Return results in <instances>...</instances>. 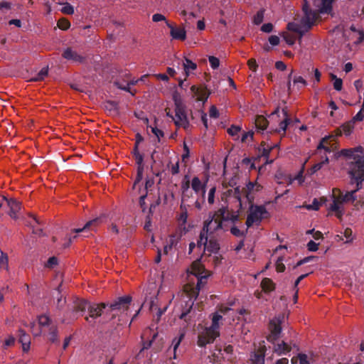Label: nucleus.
I'll return each mask as SVG.
<instances>
[{
  "label": "nucleus",
  "mask_w": 364,
  "mask_h": 364,
  "mask_svg": "<svg viewBox=\"0 0 364 364\" xmlns=\"http://www.w3.org/2000/svg\"><path fill=\"white\" fill-rule=\"evenodd\" d=\"M302 11L304 16L301 18L299 23H289L287 28L299 34V41L315 23L318 18V14L312 10L308 4V0H303Z\"/></svg>",
  "instance_id": "nucleus-1"
},
{
  "label": "nucleus",
  "mask_w": 364,
  "mask_h": 364,
  "mask_svg": "<svg viewBox=\"0 0 364 364\" xmlns=\"http://www.w3.org/2000/svg\"><path fill=\"white\" fill-rule=\"evenodd\" d=\"M173 100L175 105L174 123L176 127H182L185 129H188L190 127V122L188 118L186 106L183 103L179 95L173 94Z\"/></svg>",
  "instance_id": "nucleus-2"
},
{
  "label": "nucleus",
  "mask_w": 364,
  "mask_h": 364,
  "mask_svg": "<svg viewBox=\"0 0 364 364\" xmlns=\"http://www.w3.org/2000/svg\"><path fill=\"white\" fill-rule=\"evenodd\" d=\"M354 160L350 164L348 173L351 177L352 183H356L357 190H359L364 181V156H354Z\"/></svg>",
  "instance_id": "nucleus-3"
},
{
  "label": "nucleus",
  "mask_w": 364,
  "mask_h": 364,
  "mask_svg": "<svg viewBox=\"0 0 364 364\" xmlns=\"http://www.w3.org/2000/svg\"><path fill=\"white\" fill-rule=\"evenodd\" d=\"M132 301V297L129 295L118 297L113 303L107 304L106 314L109 316L107 319H113L117 315L118 312H124L128 310L129 306Z\"/></svg>",
  "instance_id": "nucleus-4"
},
{
  "label": "nucleus",
  "mask_w": 364,
  "mask_h": 364,
  "mask_svg": "<svg viewBox=\"0 0 364 364\" xmlns=\"http://www.w3.org/2000/svg\"><path fill=\"white\" fill-rule=\"evenodd\" d=\"M249 210L250 213L247 215L246 220L247 228L252 227L254 223H259L262 219L267 218L269 215L264 205L252 204Z\"/></svg>",
  "instance_id": "nucleus-5"
},
{
  "label": "nucleus",
  "mask_w": 364,
  "mask_h": 364,
  "mask_svg": "<svg viewBox=\"0 0 364 364\" xmlns=\"http://www.w3.org/2000/svg\"><path fill=\"white\" fill-rule=\"evenodd\" d=\"M223 228V221L215 215L209 214L208 218L204 221L203 229L200 233V239L198 241V245L202 243L205 235L212 234L215 231Z\"/></svg>",
  "instance_id": "nucleus-6"
},
{
  "label": "nucleus",
  "mask_w": 364,
  "mask_h": 364,
  "mask_svg": "<svg viewBox=\"0 0 364 364\" xmlns=\"http://www.w3.org/2000/svg\"><path fill=\"white\" fill-rule=\"evenodd\" d=\"M284 316H278L272 318L269 323V335L267 339L269 342L274 344L275 341L279 338L282 332V323L284 321Z\"/></svg>",
  "instance_id": "nucleus-7"
},
{
  "label": "nucleus",
  "mask_w": 364,
  "mask_h": 364,
  "mask_svg": "<svg viewBox=\"0 0 364 364\" xmlns=\"http://www.w3.org/2000/svg\"><path fill=\"white\" fill-rule=\"evenodd\" d=\"M107 309V304L100 303V304H94L90 303L87 308V311L89 313V316L85 317V320L87 322H90V318H96L102 315L106 316V320H108L107 318L109 316L108 314H106V311Z\"/></svg>",
  "instance_id": "nucleus-8"
},
{
  "label": "nucleus",
  "mask_w": 364,
  "mask_h": 364,
  "mask_svg": "<svg viewBox=\"0 0 364 364\" xmlns=\"http://www.w3.org/2000/svg\"><path fill=\"white\" fill-rule=\"evenodd\" d=\"M4 205L9 208L10 210L9 212V215L10 217L14 219H16L18 218L17 213L21 210V203L15 199H7L4 196H0V209Z\"/></svg>",
  "instance_id": "nucleus-9"
},
{
  "label": "nucleus",
  "mask_w": 364,
  "mask_h": 364,
  "mask_svg": "<svg viewBox=\"0 0 364 364\" xmlns=\"http://www.w3.org/2000/svg\"><path fill=\"white\" fill-rule=\"evenodd\" d=\"M218 331L210 328H206L205 330L199 334L198 338V345L200 347H205L207 344L214 342L215 338L219 336Z\"/></svg>",
  "instance_id": "nucleus-10"
},
{
  "label": "nucleus",
  "mask_w": 364,
  "mask_h": 364,
  "mask_svg": "<svg viewBox=\"0 0 364 364\" xmlns=\"http://www.w3.org/2000/svg\"><path fill=\"white\" fill-rule=\"evenodd\" d=\"M25 223L26 225L32 228V232L33 234L37 235L38 236L43 235V229L41 228L37 227V225H41V221L35 215H33L31 213H29L28 215V218H26Z\"/></svg>",
  "instance_id": "nucleus-11"
},
{
  "label": "nucleus",
  "mask_w": 364,
  "mask_h": 364,
  "mask_svg": "<svg viewBox=\"0 0 364 364\" xmlns=\"http://www.w3.org/2000/svg\"><path fill=\"white\" fill-rule=\"evenodd\" d=\"M204 246V250H207L210 253H217L220 250V245L217 240L210 238L208 240V235H205L203 237V240L200 245H198V247Z\"/></svg>",
  "instance_id": "nucleus-12"
},
{
  "label": "nucleus",
  "mask_w": 364,
  "mask_h": 364,
  "mask_svg": "<svg viewBox=\"0 0 364 364\" xmlns=\"http://www.w3.org/2000/svg\"><path fill=\"white\" fill-rule=\"evenodd\" d=\"M62 56L68 60H72L77 63H82L85 61V57L78 54L75 50L71 48H67L63 53Z\"/></svg>",
  "instance_id": "nucleus-13"
},
{
  "label": "nucleus",
  "mask_w": 364,
  "mask_h": 364,
  "mask_svg": "<svg viewBox=\"0 0 364 364\" xmlns=\"http://www.w3.org/2000/svg\"><path fill=\"white\" fill-rule=\"evenodd\" d=\"M105 219V216H100L92 220L88 221L83 228H76L73 230V232L75 233L85 232L88 230H92L96 226L99 225L102 223H103Z\"/></svg>",
  "instance_id": "nucleus-14"
},
{
  "label": "nucleus",
  "mask_w": 364,
  "mask_h": 364,
  "mask_svg": "<svg viewBox=\"0 0 364 364\" xmlns=\"http://www.w3.org/2000/svg\"><path fill=\"white\" fill-rule=\"evenodd\" d=\"M266 348L264 346H260L257 351L250 355V360L252 364H264Z\"/></svg>",
  "instance_id": "nucleus-15"
},
{
  "label": "nucleus",
  "mask_w": 364,
  "mask_h": 364,
  "mask_svg": "<svg viewBox=\"0 0 364 364\" xmlns=\"http://www.w3.org/2000/svg\"><path fill=\"white\" fill-rule=\"evenodd\" d=\"M166 26L170 28V34L173 38L184 41L186 38V32L183 28H176L168 21H166Z\"/></svg>",
  "instance_id": "nucleus-16"
},
{
  "label": "nucleus",
  "mask_w": 364,
  "mask_h": 364,
  "mask_svg": "<svg viewBox=\"0 0 364 364\" xmlns=\"http://www.w3.org/2000/svg\"><path fill=\"white\" fill-rule=\"evenodd\" d=\"M191 91L197 96V100L205 102L207 101L209 93L206 87H198L196 85L191 86Z\"/></svg>",
  "instance_id": "nucleus-17"
},
{
  "label": "nucleus",
  "mask_w": 364,
  "mask_h": 364,
  "mask_svg": "<svg viewBox=\"0 0 364 364\" xmlns=\"http://www.w3.org/2000/svg\"><path fill=\"white\" fill-rule=\"evenodd\" d=\"M18 341L22 344L23 351H28L30 348L31 338L23 329L18 330Z\"/></svg>",
  "instance_id": "nucleus-18"
},
{
  "label": "nucleus",
  "mask_w": 364,
  "mask_h": 364,
  "mask_svg": "<svg viewBox=\"0 0 364 364\" xmlns=\"http://www.w3.org/2000/svg\"><path fill=\"white\" fill-rule=\"evenodd\" d=\"M191 186L193 190L196 193H201L202 196L204 198L205 194V186L202 184L198 177H193L191 182Z\"/></svg>",
  "instance_id": "nucleus-19"
},
{
  "label": "nucleus",
  "mask_w": 364,
  "mask_h": 364,
  "mask_svg": "<svg viewBox=\"0 0 364 364\" xmlns=\"http://www.w3.org/2000/svg\"><path fill=\"white\" fill-rule=\"evenodd\" d=\"M192 274H194L196 277H199V276L203 275L205 269L204 266L200 263V258L196 259L192 263L191 265Z\"/></svg>",
  "instance_id": "nucleus-20"
},
{
  "label": "nucleus",
  "mask_w": 364,
  "mask_h": 364,
  "mask_svg": "<svg viewBox=\"0 0 364 364\" xmlns=\"http://www.w3.org/2000/svg\"><path fill=\"white\" fill-rule=\"evenodd\" d=\"M90 302L85 299H77L74 302L73 311L85 313L89 306Z\"/></svg>",
  "instance_id": "nucleus-21"
},
{
  "label": "nucleus",
  "mask_w": 364,
  "mask_h": 364,
  "mask_svg": "<svg viewBox=\"0 0 364 364\" xmlns=\"http://www.w3.org/2000/svg\"><path fill=\"white\" fill-rule=\"evenodd\" d=\"M255 124L258 131H264L267 127L268 120L262 115H257L255 119Z\"/></svg>",
  "instance_id": "nucleus-22"
},
{
  "label": "nucleus",
  "mask_w": 364,
  "mask_h": 364,
  "mask_svg": "<svg viewBox=\"0 0 364 364\" xmlns=\"http://www.w3.org/2000/svg\"><path fill=\"white\" fill-rule=\"evenodd\" d=\"M261 287L264 292L269 293L274 290L275 284L271 279L264 278L261 282Z\"/></svg>",
  "instance_id": "nucleus-23"
},
{
  "label": "nucleus",
  "mask_w": 364,
  "mask_h": 364,
  "mask_svg": "<svg viewBox=\"0 0 364 364\" xmlns=\"http://www.w3.org/2000/svg\"><path fill=\"white\" fill-rule=\"evenodd\" d=\"M274 350L278 355L287 354V353L291 351V347L284 341H282L281 343H277V345H274Z\"/></svg>",
  "instance_id": "nucleus-24"
},
{
  "label": "nucleus",
  "mask_w": 364,
  "mask_h": 364,
  "mask_svg": "<svg viewBox=\"0 0 364 364\" xmlns=\"http://www.w3.org/2000/svg\"><path fill=\"white\" fill-rule=\"evenodd\" d=\"M282 112L284 116V119L279 122V129L278 132L282 131L284 133L287 130V126L291 122V119L289 117L287 107L282 109Z\"/></svg>",
  "instance_id": "nucleus-25"
},
{
  "label": "nucleus",
  "mask_w": 364,
  "mask_h": 364,
  "mask_svg": "<svg viewBox=\"0 0 364 364\" xmlns=\"http://www.w3.org/2000/svg\"><path fill=\"white\" fill-rule=\"evenodd\" d=\"M333 138V135H328L326 136L325 137L322 138L319 144L317 146L318 149H324L326 152L331 153V148L328 146L327 144L328 143V141H331V139Z\"/></svg>",
  "instance_id": "nucleus-26"
},
{
  "label": "nucleus",
  "mask_w": 364,
  "mask_h": 364,
  "mask_svg": "<svg viewBox=\"0 0 364 364\" xmlns=\"http://www.w3.org/2000/svg\"><path fill=\"white\" fill-rule=\"evenodd\" d=\"M183 70L186 74V77L189 75V70H194L197 68L196 63H193L190 59L185 58L184 61L183 63Z\"/></svg>",
  "instance_id": "nucleus-27"
},
{
  "label": "nucleus",
  "mask_w": 364,
  "mask_h": 364,
  "mask_svg": "<svg viewBox=\"0 0 364 364\" xmlns=\"http://www.w3.org/2000/svg\"><path fill=\"white\" fill-rule=\"evenodd\" d=\"M321 1V6L320 8V12L323 14H329L332 11V3L334 0H319Z\"/></svg>",
  "instance_id": "nucleus-28"
},
{
  "label": "nucleus",
  "mask_w": 364,
  "mask_h": 364,
  "mask_svg": "<svg viewBox=\"0 0 364 364\" xmlns=\"http://www.w3.org/2000/svg\"><path fill=\"white\" fill-rule=\"evenodd\" d=\"M341 203L333 199V203L331 205V210L336 213V215L338 218H341L343 215V210L341 207Z\"/></svg>",
  "instance_id": "nucleus-29"
},
{
  "label": "nucleus",
  "mask_w": 364,
  "mask_h": 364,
  "mask_svg": "<svg viewBox=\"0 0 364 364\" xmlns=\"http://www.w3.org/2000/svg\"><path fill=\"white\" fill-rule=\"evenodd\" d=\"M358 191V190H357V188H356L355 190L346 192L344 194L343 197L342 198L341 202H343V203L352 202V203H353L357 199L355 193Z\"/></svg>",
  "instance_id": "nucleus-30"
},
{
  "label": "nucleus",
  "mask_w": 364,
  "mask_h": 364,
  "mask_svg": "<svg viewBox=\"0 0 364 364\" xmlns=\"http://www.w3.org/2000/svg\"><path fill=\"white\" fill-rule=\"evenodd\" d=\"M261 149H262V156L268 159L269 156V154L271 152V151L277 146V144H274V145H268V144H266V143L264 141H262L261 143Z\"/></svg>",
  "instance_id": "nucleus-31"
},
{
  "label": "nucleus",
  "mask_w": 364,
  "mask_h": 364,
  "mask_svg": "<svg viewBox=\"0 0 364 364\" xmlns=\"http://www.w3.org/2000/svg\"><path fill=\"white\" fill-rule=\"evenodd\" d=\"M354 124H355L351 120H350L343 124L340 128H341L343 134H344L346 136H349L354 129Z\"/></svg>",
  "instance_id": "nucleus-32"
},
{
  "label": "nucleus",
  "mask_w": 364,
  "mask_h": 364,
  "mask_svg": "<svg viewBox=\"0 0 364 364\" xmlns=\"http://www.w3.org/2000/svg\"><path fill=\"white\" fill-rule=\"evenodd\" d=\"M48 68H43L38 73V74L33 77L30 81H32V82H38V81H41V80H43L44 78L48 75Z\"/></svg>",
  "instance_id": "nucleus-33"
},
{
  "label": "nucleus",
  "mask_w": 364,
  "mask_h": 364,
  "mask_svg": "<svg viewBox=\"0 0 364 364\" xmlns=\"http://www.w3.org/2000/svg\"><path fill=\"white\" fill-rule=\"evenodd\" d=\"M223 318V316L218 312H215L212 316V325L209 327L213 330L218 331L219 321Z\"/></svg>",
  "instance_id": "nucleus-34"
},
{
  "label": "nucleus",
  "mask_w": 364,
  "mask_h": 364,
  "mask_svg": "<svg viewBox=\"0 0 364 364\" xmlns=\"http://www.w3.org/2000/svg\"><path fill=\"white\" fill-rule=\"evenodd\" d=\"M184 337V334L183 333H181L180 336L178 337H176L173 339L172 341V346H173V359H176V350L177 348H178L181 342L182 341L183 338Z\"/></svg>",
  "instance_id": "nucleus-35"
},
{
  "label": "nucleus",
  "mask_w": 364,
  "mask_h": 364,
  "mask_svg": "<svg viewBox=\"0 0 364 364\" xmlns=\"http://www.w3.org/2000/svg\"><path fill=\"white\" fill-rule=\"evenodd\" d=\"M228 209L227 207H221L219 208L217 211H215L214 213H213V215H215V218H219L221 220V221L224 220V218L227 216V213L228 212Z\"/></svg>",
  "instance_id": "nucleus-36"
},
{
  "label": "nucleus",
  "mask_w": 364,
  "mask_h": 364,
  "mask_svg": "<svg viewBox=\"0 0 364 364\" xmlns=\"http://www.w3.org/2000/svg\"><path fill=\"white\" fill-rule=\"evenodd\" d=\"M49 341L52 343H58V329L56 326H52L49 328Z\"/></svg>",
  "instance_id": "nucleus-37"
},
{
  "label": "nucleus",
  "mask_w": 364,
  "mask_h": 364,
  "mask_svg": "<svg viewBox=\"0 0 364 364\" xmlns=\"http://www.w3.org/2000/svg\"><path fill=\"white\" fill-rule=\"evenodd\" d=\"M132 154L137 166L144 164V156L143 154H140L139 149H133Z\"/></svg>",
  "instance_id": "nucleus-38"
},
{
  "label": "nucleus",
  "mask_w": 364,
  "mask_h": 364,
  "mask_svg": "<svg viewBox=\"0 0 364 364\" xmlns=\"http://www.w3.org/2000/svg\"><path fill=\"white\" fill-rule=\"evenodd\" d=\"M240 216L237 212H230L228 211L227 213V216L224 218L223 221H231L233 223H235L239 220Z\"/></svg>",
  "instance_id": "nucleus-39"
},
{
  "label": "nucleus",
  "mask_w": 364,
  "mask_h": 364,
  "mask_svg": "<svg viewBox=\"0 0 364 364\" xmlns=\"http://www.w3.org/2000/svg\"><path fill=\"white\" fill-rule=\"evenodd\" d=\"M328 158L327 156H326V158L323 161L314 164L311 168V169L309 170V174H311V175L314 174L316 171L320 170L324 164H328Z\"/></svg>",
  "instance_id": "nucleus-40"
},
{
  "label": "nucleus",
  "mask_w": 364,
  "mask_h": 364,
  "mask_svg": "<svg viewBox=\"0 0 364 364\" xmlns=\"http://www.w3.org/2000/svg\"><path fill=\"white\" fill-rule=\"evenodd\" d=\"M9 259L7 254L4 253V252H1L0 255V269H8L9 265Z\"/></svg>",
  "instance_id": "nucleus-41"
},
{
  "label": "nucleus",
  "mask_w": 364,
  "mask_h": 364,
  "mask_svg": "<svg viewBox=\"0 0 364 364\" xmlns=\"http://www.w3.org/2000/svg\"><path fill=\"white\" fill-rule=\"evenodd\" d=\"M63 6L60 9V11L64 14L72 15L74 14V7L68 2L62 4Z\"/></svg>",
  "instance_id": "nucleus-42"
},
{
  "label": "nucleus",
  "mask_w": 364,
  "mask_h": 364,
  "mask_svg": "<svg viewBox=\"0 0 364 364\" xmlns=\"http://www.w3.org/2000/svg\"><path fill=\"white\" fill-rule=\"evenodd\" d=\"M264 10L261 9L257 12V14L254 16L253 23L255 25H259L264 19Z\"/></svg>",
  "instance_id": "nucleus-43"
},
{
  "label": "nucleus",
  "mask_w": 364,
  "mask_h": 364,
  "mask_svg": "<svg viewBox=\"0 0 364 364\" xmlns=\"http://www.w3.org/2000/svg\"><path fill=\"white\" fill-rule=\"evenodd\" d=\"M247 228L245 230V231L240 230L237 227L232 226L230 228V232L232 235H233L235 237H245L247 232Z\"/></svg>",
  "instance_id": "nucleus-44"
},
{
  "label": "nucleus",
  "mask_w": 364,
  "mask_h": 364,
  "mask_svg": "<svg viewBox=\"0 0 364 364\" xmlns=\"http://www.w3.org/2000/svg\"><path fill=\"white\" fill-rule=\"evenodd\" d=\"M58 26L60 29L66 31L70 27V23L66 18H63L58 21Z\"/></svg>",
  "instance_id": "nucleus-45"
},
{
  "label": "nucleus",
  "mask_w": 364,
  "mask_h": 364,
  "mask_svg": "<svg viewBox=\"0 0 364 364\" xmlns=\"http://www.w3.org/2000/svg\"><path fill=\"white\" fill-rule=\"evenodd\" d=\"M50 323V318L46 315H41L38 316V323L40 326H48Z\"/></svg>",
  "instance_id": "nucleus-46"
},
{
  "label": "nucleus",
  "mask_w": 364,
  "mask_h": 364,
  "mask_svg": "<svg viewBox=\"0 0 364 364\" xmlns=\"http://www.w3.org/2000/svg\"><path fill=\"white\" fill-rule=\"evenodd\" d=\"M180 240V237H176V235H171L169 236V239L167 242V245H168L169 249H172L173 247H175L178 241Z\"/></svg>",
  "instance_id": "nucleus-47"
},
{
  "label": "nucleus",
  "mask_w": 364,
  "mask_h": 364,
  "mask_svg": "<svg viewBox=\"0 0 364 364\" xmlns=\"http://www.w3.org/2000/svg\"><path fill=\"white\" fill-rule=\"evenodd\" d=\"M332 79L335 80L333 82V87L336 90L340 91L342 89L343 81L341 78H337L333 74L331 75Z\"/></svg>",
  "instance_id": "nucleus-48"
},
{
  "label": "nucleus",
  "mask_w": 364,
  "mask_h": 364,
  "mask_svg": "<svg viewBox=\"0 0 364 364\" xmlns=\"http://www.w3.org/2000/svg\"><path fill=\"white\" fill-rule=\"evenodd\" d=\"M343 196H344V194L340 189H338V188L333 189V199L335 200H338V202L343 203V202H341V199L343 197Z\"/></svg>",
  "instance_id": "nucleus-49"
},
{
  "label": "nucleus",
  "mask_w": 364,
  "mask_h": 364,
  "mask_svg": "<svg viewBox=\"0 0 364 364\" xmlns=\"http://www.w3.org/2000/svg\"><path fill=\"white\" fill-rule=\"evenodd\" d=\"M321 203L318 201L316 198H314L313 200V203L309 205H306L304 207L307 210H318L321 206Z\"/></svg>",
  "instance_id": "nucleus-50"
},
{
  "label": "nucleus",
  "mask_w": 364,
  "mask_h": 364,
  "mask_svg": "<svg viewBox=\"0 0 364 364\" xmlns=\"http://www.w3.org/2000/svg\"><path fill=\"white\" fill-rule=\"evenodd\" d=\"M241 127L237 125H232L230 128L228 129V133L232 136H237L238 133L240 132Z\"/></svg>",
  "instance_id": "nucleus-51"
},
{
  "label": "nucleus",
  "mask_w": 364,
  "mask_h": 364,
  "mask_svg": "<svg viewBox=\"0 0 364 364\" xmlns=\"http://www.w3.org/2000/svg\"><path fill=\"white\" fill-rule=\"evenodd\" d=\"M354 153H355V150L353 149H341L340 151V154L341 156H343L348 157V158H351V157L354 158V156H355Z\"/></svg>",
  "instance_id": "nucleus-52"
},
{
  "label": "nucleus",
  "mask_w": 364,
  "mask_h": 364,
  "mask_svg": "<svg viewBox=\"0 0 364 364\" xmlns=\"http://www.w3.org/2000/svg\"><path fill=\"white\" fill-rule=\"evenodd\" d=\"M57 264H58V258L56 257H51L48 259L45 266L47 268L53 269Z\"/></svg>",
  "instance_id": "nucleus-53"
},
{
  "label": "nucleus",
  "mask_w": 364,
  "mask_h": 364,
  "mask_svg": "<svg viewBox=\"0 0 364 364\" xmlns=\"http://www.w3.org/2000/svg\"><path fill=\"white\" fill-rule=\"evenodd\" d=\"M209 63L213 69H216L220 65V60L215 56H209Z\"/></svg>",
  "instance_id": "nucleus-54"
},
{
  "label": "nucleus",
  "mask_w": 364,
  "mask_h": 364,
  "mask_svg": "<svg viewBox=\"0 0 364 364\" xmlns=\"http://www.w3.org/2000/svg\"><path fill=\"white\" fill-rule=\"evenodd\" d=\"M105 107L109 111H116L117 110V103L114 101H107L105 105Z\"/></svg>",
  "instance_id": "nucleus-55"
},
{
  "label": "nucleus",
  "mask_w": 364,
  "mask_h": 364,
  "mask_svg": "<svg viewBox=\"0 0 364 364\" xmlns=\"http://www.w3.org/2000/svg\"><path fill=\"white\" fill-rule=\"evenodd\" d=\"M197 278H198V282H197V285H196V289L198 291L200 290V289L201 288V287L205 284L208 276L202 275V276H199V277H197Z\"/></svg>",
  "instance_id": "nucleus-56"
},
{
  "label": "nucleus",
  "mask_w": 364,
  "mask_h": 364,
  "mask_svg": "<svg viewBox=\"0 0 364 364\" xmlns=\"http://www.w3.org/2000/svg\"><path fill=\"white\" fill-rule=\"evenodd\" d=\"M146 196H147V193L141 196L139 198V206L141 208V210L143 213H145L146 210V202H145V199H146Z\"/></svg>",
  "instance_id": "nucleus-57"
},
{
  "label": "nucleus",
  "mask_w": 364,
  "mask_h": 364,
  "mask_svg": "<svg viewBox=\"0 0 364 364\" xmlns=\"http://www.w3.org/2000/svg\"><path fill=\"white\" fill-rule=\"evenodd\" d=\"M307 249L310 252H316L318 249V244L313 240H310L306 245Z\"/></svg>",
  "instance_id": "nucleus-58"
},
{
  "label": "nucleus",
  "mask_w": 364,
  "mask_h": 364,
  "mask_svg": "<svg viewBox=\"0 0 364 364\" xmlns=\"http://www.w3.org/2000/svg\"><path fill=\"white\" fill-rule=\"evenodd\" d=\"M316 258V256H309V257H304V259H302L299 260V261L296 263V264L295 267H299V266H301V265H302V264H306V263H307V262H311V261H312V260L315 259Z\"/></svg>",
  "instance_id": "nucleus-59"
},
{
  "label": "nucleus",
  "mask_w": 364,
  "mask_h": 364,
  "mask_svg": "<svg viewBox=\"0 0 364 364\" xmlns=\"http://www.w3.org/2000/svg\"><path fill=\"white\" fill-rule=\"evenodd\" d=\"M144 141V137L141 134L136 133L135 135V143L133 149H139V144Z\"/></svg>",
  "instance_id": "nucleus-60"
},
{
  "label": "nucleus",
  "mask_w": 364,
  "mask_h": 364,
  "mask_svg": "<svg viewBox=\"0 0 364 364\" xmlns=\"http://www.w3.org/2000/svg\"><path fill=\"white\" fill-rule=\"evenodd\" d=\"M364 119V112L360 110L351 119L355 124V122H361Z\"/></svg>",
  "instance_id": "nucleus-61"
},
{
  "label": "nucleus",
  "mask_w": 364,
  "mask_h": 364,
  "mask_svg": "<svg viewBox=\"0 0 364 364\" xmlns=\"http://www.w3.org/2000/svg\"><path fill=\"white\" fill-rule=\"evenodd\" d=\"M152 133L158 138L159 141H160V139L164 136V132L157 127H151Z\"/></svg>",
  "instance_id": "nucleus-62"
},
{
  "label": "nucleus",
  "mask_w": 364,
  "mask_h": 364,
  "mask_svg": "<svg viewBox=\"0 0 364 364\" xmlns=\"http://www.w3.org/2000/svg\"><path fill=\"white\" fill-rule=\"evenodd\" d=\"M215 191V187H212L209 191L208 201L210 204H213L214 203Z\"/></svg>",
  "instance_id": "nucleus-63"
},
{
  "label": "nucleus",
  "mask_w": 364,
  "mask_h": 364,
  "mask_svg": "<svg viewBox=\"0 0 364 364\" xmlns=\"http://www.w3.org/2000/svg\"><path fill=\"white\" fill-rule=\"evenodd\" d=\"M15 338L13 336H9L7 339L5 340L4 347L5 348L12 346L15 343Z\"/></svg>",
  "instance_id": "nucleus-64"
}]
</instances>
